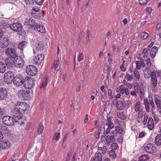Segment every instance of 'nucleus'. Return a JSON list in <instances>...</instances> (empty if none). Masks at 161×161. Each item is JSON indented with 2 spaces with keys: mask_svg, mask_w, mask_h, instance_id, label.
<instances>
[{
  "mask_svg": "<svg viewBox=\"0 0 161 161\" xmlns=\"http://www.w3.org/2000/svg\"><path fill=\"white\" fill-rule=\"evenodd\" d=\"M134 90L137 93H139V96L141 99H142L144 98L145 90L144 89V85L142 83H141L139 86L138 84L135 82L134 84Z\"/></svg>",
  "mask_w": 161,
  "mask_h": 161,
  "instance_id": "1",
  "label": "nucleus"
},
{
  "mask_svg": "<svg viewBox=\"0 0 161 161\" xmlns=\"http://www.w3.org/2000/svg\"><path fill=\"white\" fill-rule=\"evenodd\" d=\"M37 69L34 66L29 65L26 67V73L29 75L33 76L37 73Z\"/></svg>",
  "mask_w": 161,
  "mask_h": 161,
  "instance_id": "7",
  "label": "nucleus"
},
{
  "mask_svg": "<svg viewBox=\"0 0 161 161\" xmlns=\"http://www.w3.org/2000/svg\"><path fill=\"white\" fill-rule=\"evenodd\" d=\"M43 130V126L42 124L40 123L39 125V127L37 129V132L39 134L42 133Z\"/></svg>",
  "mask_w": 161,
  "mask_h": 161,
  "instance_id": "38",
  "label": "nucleus"
},
{
  "mask_svg": "<svg viewBox=\"0 0 161 161\" xmlns=\"http://www.w3.org/2000/svg\"><path fill=\"white\" fill-rule=\"evenodd\" d=\"M145 135V133L144 132H140L139 134V137L140 138L143 137Z\"/></svg>",
  "mask_w": 161,
  "mask_h": 161,
  "instance_id": "64",
  "label": "nucleus"
},
{
  "mask_svg": "<svg viewBox=\"0 0 161 161\" xmlns=\"http://www.w3.org/2000/svg\"><path fill=\"white\" fill-rule=\"evenodd\" d=\"M125 78L128 81H130L132 79V77L131 75H129L127 74L125 76Z\"/></svg>",
  "mask_w": 161,
  "mask_h": 161,
  "instance_id": "58",
  "label": "nucleus"
},
{
  "mask_svg": "<svg viewBox=\"0 0 161 161\" xmlns=\"http://www.w3.org/2000/svg\"><path fill=\"white\" fill-rule=\"evenodd\" d=\"M6 70L5 65L2 62H0V73H4Z\"/></svg>",
  "mask_w": 161,
  "mask_h": 161,
  "instance_id": "34",
  "label": "nucleus"
},
{
  "mask_svg": "<svg viewBox=\"0 0 161 161\" xmlns=\"http://www.w3.org/2000/svg\"><path fill=\"white\" fill-rule=\"evenodd\" d=\"M108 127L110 129H112L114 127V124L113 123H107L106 124Z\"/></svg>",
  "mask_w": 161,
  "mask_h": 161,
  "instance_id": "54",
  "label": "nucleus"
},
{
  "mask_svg": "<svg viewBox=\"0 0 161 161\" xmlns=\"http://www.w3.org/2000/svg\"><path fill=\"white\" fill-rule=\"evenodd\" d=\"M33 19L27 18L24 21V25H26L28 27L32 28L35 27L36 24Z\"/></svg>",
  "mask_w": 161,
  "mask_h": 161,
  "instance_id": "12",
  "label": "nucleus"
},
{
  "mask_svg": "<svg viewBox=\"0 0 161 161\" xmlns=\"http://www.w3.org/2000/svg\"><path fill=\"white\" fill-rule=\"evenodd\" d=\"M116 102L117 103L116 105L117 109L119 110H122L124 107L123 102L120 101H118V100H116Z\"/></svg>",
  "mask_w": 161,
  "mask_h": 161,
  "instance_id": "25",
  "label": "nucleus"
},
{
  "mask_svg": "<svg viewBox=\"0 0 161 161\" xmlns=\"http://www.w3.org/2000/svg\"><path fill=\"white\" fill-rule=\"evenodd\" d=\"M14 73L12 72L8 71L4 74V81L7 84H10L14 80Z\"/></svg>",
  "mask_w": 161,
  "mask_h": 161,
  "instance_id": "2",
  "label": "nucleus"
},
{
  "mask_svg": "<svg viewBox=\"0 0 161 161\" xmlns=\"http://www.w3.org/2000/svg\"><path fill=\"white\" fill-rule=\"evenodd\" d=\"M144 150L148 153L152 154L155 153L157 149L154 144L149 143L144 146Z\"/></svg>",
  "mask_w": 161,
  "mask_h": 161,
  "instance_id": "8",
  "label": "nucleus"
},
{
  "mask_svg": "<svg viewBox=\"0 0 161 161\" xmlns=\"http://www.w3.org/2000/svg\"><path fill=\"white\" fill-rule=\"evenodd\" d=\"M34 0H25L26 4L28 5L33 4L34 3Z\"/></svg>",
  "mask_w": 161,
  "mask_h": 161,
  "instance_id": "49",
  "label": "nucleus"
},
{
  "mask_svg": "<svg viewBox=\"0 0 161 161\" xmlns=\"http://www.w3.org/2000/svg\"><path fill=\"white\" fill-rule=\"evenodd\" d=\"M5 63L6 66L8 68L13 67L14 66V60H12L10 58H7L5 60Z\"/></svg>",
  "mask_w": 161,
  "mask_h": 161,
  "instance_id": "22",
  "label": "nucleus"
},
{
  "mask_svg": "<svg viewBox=\"0 0 161 161\" xmlns=\"http://www.w3.org/2000/svg\"><path fill=\"white\" fill-rule=\"evenodd\" d=\"M7 95V91L4 88H0V100L4 99Z\"/></svg>",
  "mask_w": 161,
  "mask_h": 161,
  "instance_id": "21",
  "label": "nucleus"
},
{
  "mask_svg": "<svg viewBox=\"0 0 161 161\" xmlns=\"http://www.w3.org/2000/svg\"><path fill=\"white\" fill-rule=\"evenodd\" d=\"M136 69H141V64L140 62L138 61H137L136 62Z\"/></svg>",
  "mask_w": 161,
  "mask_h": 161,
  "instance_id": "53",
  "label": "nucleus"
},
{
  "mask_svg": "<svg viewBox=\"0 0 161 161\" xmlns=\"http://www.w3.org/2000/svg\"><path fill=\"white\" fill-rule=\"evenodd\" d=\"M2 120L4 123L8 125H13L15 121L13 117L8 116H4Z\"/></svg>",
  "mask_w": 161,
  "mask_h": 161,
  "instance_id": "9",
  "label": "nucleus"
},
{
  "mask_svg": "<svg viewBox=\"0 0 161 161\" xmlns=\"http://www.w3.org/2000/svg\"><path fill=\"white\" fill-rule=\"evenodd\" d=\"M9 27L11 29L17 32H20L22 30V25L19 23L12 24L10 25Z\"/></svg>",
  "mask_w": 161,
  "mask_h": 161,
  "instance_id": "10",
  "label": "nucleus"
},
{
  "mask_svg": "<svg viewBox=\"0 0 161 161\" xmlns=\"http://www.w3.org/2000/svg\"><path fill=\"white\" fill-rule=\"evenodd\" d=\"M146 63L147 64V65L150 66L151 64V62L150 59V58H147L146 59Z\"/></svg>",
  "mask_w": 161,
  "mask_h": 161,
  "instance_id": "61",
  "label": "nucleus"
},
{
  "mask_svg": "<svg viewBox=\"0 0 161 161\" xmlns=\"http://www.w3.org/2000/svg\"><path fill=\"white\" fill-rule=\"evenodd\" d=\"M47 83L46 82L43 81L41 86L40 87L41 88H43V89H45Z\"/></svg>",
  "mask_w": 161,
  "mask_h": 161,
  "instance_id": "60",
  "label": "nucleus"
},
{
  "mask_svg": "<svg viewBox=\"0 0 161 161\" xmlns=\"http://www.w3.org/2000/svg\"><path fill=\"white\" fill-rule=\"evenodd\" d=\"M143 57L145 58L147 57L148 55V52L147 48H145L143 50Z\"/></svg>",
  "mask_w": 161,
  "mask_h": 161,
  "instance_id": "52",
  "label": "nucleus"
},
{
  "mask_svg": "<svg viewBox=\"0 0 161 161\" xmlns=\"http://www.w3.org/2000/svg\"><path fill=\"white\" fill-rule=\"evenodd\" d=\"M14 58V66L17 68H22L24 65V59L19 56H16Z\"/></svg>",
  "mask_w": 161,
  "mask_h": 161,
  "instance_id": "5",
  "label": "nucleus"
},
{
  "mask_svg": "<svg viewBox=\"0 0 161 161\" xmlns=\"http://www.w3.org/2000/svg\"><path fill=\"white\" fill-rule=\"evenodd\" d=\"M148 159V157L147 155H143L139 157V161H146Z\"/></svg>",
  "mask_w": 161,
  "mask_h": 161,
  "instance_id": "37",
  "label": "nucleus"
},
{
  "mask_svg": "<svg viewBox=\"0 0 161 161\" xmlns=\"http://www.w3.org/2000/svg\"><path fill=\"white\" fill-rule=\"evenodd\" d=\"M84 55L82 53H80L78 57V60L79 62L81 61L83 59Z\"/></svg>",
  "mask_w": 161,
  "mask_h": 161,
  "instance_id": "50",
  "label": "nucleus"
},
{
  "mask_svg": "<svg viewBox=\"0 0 161 161\" xmlns=\"http://www.w3.org/2000/svg\"><path fill=\"white\" fill-rule=\"evenodd\" d=\"M44 56L43 54H40L37 55L34 58V61L37 64H41L44 59Z\"/></svg>",
  "mask_w": 161,
  "mask_h": 161,
  "instance_id": "14",
  "label": "nucleus"
},
{
  "mask_svg": "<svg viewBox=\"0 0 161 161\" xmlns=\"http://www.w3.org/2000/svg\"><path fill=\"white\" fill-rule=\"evenodd\" d=\"M34 80L30 77H26L25 79V82L24 85L26 88L31 89L34 86Z\"/></svg>",
  "mask_w": 161,
  "mask_h": 161,
  "instance_id": "6",
  "label": "nucleus"
},
{
  "mask_svg": "<svg viewBox=\"0 0 161 161\" xmlns=\"http://www.w3.org/2000/svg\"><path fill=\"white\" fill-rule=\"evenodd\" d=\"M6 55L9 57L14 58L17 56L16 50L14 48H7L5 50Z\"/></svg>",
  "mask_w": 161,
  "mask_h": 161,
  "instance_id": "11",
  "label": "nucleus"
},
{
  "mask_svg": "<svg viewBox=\"0 0 161 161\" xmlns=\"http://www.w3.org/2000/svg\"><path fill=\"white\" fill-rule=\"evenodd\" d=\"M27 46V43L25 41H22L20 42L18 45V48L22 50L24 48Z\"/></svg>",
  "mask_w": 161,
  "mask_h": 161,
  "instance_id": "31",
  "label": "nucleus"
},
{
  "mask_svg": "<svg viewBox=\"0 0 161 161\" xmlns=\"http://www.w3.org/2000/svg\"><path fill=\"white\" fill-rule=\"evenodd\" d=\"M155 143L158 146L161 145V135H158L156 136L155 139Z\"/></svg>",
  "mask_w": 161,
  "mask_h": 161,
  "instance_id": "30",
  "label": "nucleus"
},
{
  "mask_svg": "<svg viewBox=\"0 0 161 161\" xmlns=\"http://www.w3.org/2000/svg\"><path fill=\"white\" fill-rule=\"evenodd\" d=\"M90 1L89 0L88 2L86 3L85 5L83 6L82 7L81 10L82 11H85L87 8H88V7L89 6V3L90 2Z\"/></svg>",
  "mask_w": 161,
  "mask_h": 161,
  "instance_id": "48",
  "label": "nucleus"
},
{
  "mask_svg": "<svg viewBox=\"0 0 161 161\" xmlns=\"http://www.w3.org/2000/svg\"><path fill=\"white\" fill-rule=\"evenodd\" d=\"M106 142L107 144H109L110 143V141L111 142H114L115 141V139L114 138V137L112 136H107V138L106 139Z\"/></svg>",
  "mask_w": 161,
  "mask_h": 161,
  "instance_id": "33",
  "label": "nucleus"
},
{
  "mask_svg": "<svg viewBox=\"0 0 161 161\" xmlns=\"http://www.w3.org/2000/svg\"><path fill=\"white\" fill-rule=\"evenodd\" d=\"M2 130L3 133L5 134H7L8 132V129L5 126H2Z\"/></svg>",
  "mask_w": 161,
  "mask_h": 161,
  "instance_id": "47",
  "label": "nucleus"
},
{
  "mask_svg": "<svg viewBox=\"0 0 161 161\" xmlns=\"http://www.w3.org/2000/svg\"><path fill=\"white\" fill-rule=\"evenodd\" d=\"M141 108L140 105V103L139 101L137 102L135 106V112H138L140 111L141 109H140Z\"/></svg>",
  "mask_w": 161,
  "mask_h": 161,
  "instance_id": "36",
  "label": "nucleus"
},
{
  "mask_svg": "<svg viewBox=\"0 0 161 161\" xmlns=\"http://www.w3.org/2000/svg\"><path fill=\"white\" fill-rule=\"evenodd\" d=\"M55 140L56 141H58L60 138V133H56L54 137Z\"/></svg>",
  "mask_w": 161,
  "mask_h": 161,
  "instance_id": "55",
  "label": "nucleus"
},
{
  "mask_svg": "<svg viewBox=\"0 0 161 161\" xmlns=\"http://www.w3.org/2000/svg\"><path fill=\"white\" fill-rule=\"evenodd\" d=\"M143 104L145 105V108L147 112H149L150 111L149 103L148 100L147 98L144 99L143 101Z\"/></svg>",
  "mask_w": 161,
  "mask_h": 161,
  "instance_id": "28",
  "label": "nucleus"
},
{
  "mask_svg": "<svg viewBox=\"0 0 161 161\" xmlns=\"http://www.w3.org/2000/svg\"><path fill=\"white\" fill-rule=\"evenodd\" d=\"M17 106V108L19 109V110L21 111V112H25L27 109V108L21 102H19L17 103L15 105V106Z\"/></svg>",
  "mask_w": 161,
  "mask_h": 161,
  "instance_id": "20",
  "label": "nucleus"
},
{
  "mask_svg": "<svg viewBox=\"0 0 161 161\" xmlns=\"http://www.w3.org/2000/svg\"><path fill=\"white\" fill-rule=\"evenodd\" d=\"M0 146L1 151L3 150H7L8 149L10 146V143L8 141H3L1 142Z\"/></svg>",
  "mask_w": 161,
  "mask_h": 161,
  "instance_id": "17",
  "label": "nucleus"
},
{
  "mask_svg": "<svg viewBox=\"0 0 161 161\" xmlns=\"http://www.w3.org/2000/svg\"><path fill=\"white\" fill-rule=\"evenodd\" d=\"M109 156L112 158H114L116 157V154L114 151H111L109 152Z\"/></svg>",
  "mask_w": 161,
  "mask_h": 161,
  "instance_id": "42",
  "label": "nucleus"
},
{
  "mask_svg": "<svg viewBox=\"0 0 161 161\" xmlns=\"http://www.w3.org/2000/svg\"><path fill=\"white\" fill-rule=\"evenodd\" d=\"M154 126V123L153 119L152 118H150L148 121V127L150 130H152Z\"/></svg>",
  "mask_w": 161,
  "mask_h": 161,
  "instance_id": "26",
  "label": "nucleus"
},
{
  "mask_svg": "<svg viewBox=\"0 0 161 161\" xmlns=\"http://www.w3.org/2000/svg\"><path fill=\"white\" fill-rule=\"evenodd\" d=\"M149 103L152 107V110L153 111V110H154L156 108V106L154 104L153 99H152V100H150Z\"/></svg>",
  "mask_w": 161,
  "mask_h": 161,
  "instance_id": "44",
  "label": "nucleus"
},
{
  "mask_svg": "<svg viewBox=\"0 0 161 161\" xmlns=\"http://www.w3.org/2000/svg\"><path fill=\"white\" fill-rule=\"evenodd\" d=\"M152 87V90L153 92H156L158 90V88L157 85H151Z\"/></svg>",
  "mask_w": 161,
  "mask_h": 161,
  "instance_id": "45",
  "label": "nucleus"
},
{
  "mask_svg": "<svg viewBox=\"0 0 161 161\" xmlns=\"http://www.w3.org/2000/svg\"><path fill=\"white\" fill-rule=\"evenodd\" d=\"M5 114V112L4 109L0 108V116L2 117V115Z\"/></svg>",
  "mask_w": 161,
  "mask_h": 161,
  "instance_id": "57",
  "label": "nucleus"
},
{
  "mask_svg": "<svg viewBox=\"0 0 161 161\" xmlns=\"http://www.w3.org/2000/svg\"><path fill=\"white\" fill-rule=\"evenodd\" d=\"M150 76L151 78V85H157V80L155 73L154 71L151 72Z\"/></svg>",
  "mask_w": 161,
  "mask_h": 161,
  "instance_id": "18",
  "label": "nucleus"
},
{
  "mask_svg": "<svg viewBox=\"0 0 161 161\" xmlns=\"http://www.w3.org/2000/svg\"><path fill=\"white\" fill-rule=\"evenodd\" d=\"M73 153V150L72 149H71L70 150L67 155V156L66 158L65 161H69L70 159V157L72 154Z\"/></svg>",
  "mask_w": 161,
  "mask_h": 161,
  "instance_id": "41",
  "label": "nucleus"
},
{
  "mask_svg": "<svg viewBox=\"0 0 161 161\" xmlns=\"http://www.w3.org/2000/svg\"><path fill=\"white\" fill-rule=\"evenodd\" d=\"M148 34L147 32H142L141 34V37L143 39H147L148 36Z\"/></svg>",
  "mask_w": 161,
  "mask_h": 161,
  "instance_id": "43",
  "label": "nucleus"
},
{
  "mask_svg": "<svg viewBox=\"0 0 161 161\" xmlns=\"http://www.w3.org/2000/svg\"><path fill=\"white\" fill-rule=\"evenodd\" d=\"M134 73L135 77L138 80L140 78V74L138 69H135L134 71Z\"/></svg>",
  "mask_w": 161,
  "mask_h": 161,
  "instance_id": "40",
  "label": "nucleus"
},
{
  "mask_svg": "<svg viewBox=\"0 0 161 161\" xmlns=\"http://www.w3.org/2000/svg\"><path fill=\"white\" fill-rule=\"evenodd\" d=\"M92 161H102V154L100 153L96 154L93 157Z\"/></svg>",
  "mask_w": 161,
  "mask_h": 161,
  "instance_id": "24",
  "label": "nucleus"
},
{
  "mask_svg": "<svg viewBox=\"0 0 161 161\" xmlns=\"http://www.w3.org/2000/svg\"><path fill=\"white\" fill-rule=\"evenodd\" d=\"M17 106H15L14 109L12 111L11 114L13 117L15 119V121H17L18 119H20L21 118V111L17 108Z\"/></svg>",
  "mask_w": 161,
  "mask_h": 161,
  "instance_id": "4",
  "label": "nucleus"
},
{
  "mask_svg": "<svg viewBox=\"0 0 161 161\" xmlns=\"http://www.w3.org/2000/svg\"><path fill=\"white\" fill-rule=\"evenodd\" d=\"M34 29L41 33H44L45 32V29L44 26L37 23Z\"/></svg>",
  "mask_w": 161,
  "mask_h": 161,
  "instance_id": "19",
  "label": "nucleus"
},
{
  "mask_svg": "<svg viewBox=\"0 0 161 161\" xmlns=\"http://www.w3.org/2000/svg\"><path fill=\"white\" fill-rule=\"evenodd\" d=\"M137 116L136 118L137 121L138 123H140L142 121V119L143 116V112L142 109L138 111Z\"/></svg>",
  "mask_w": 161,
  "mask_h": 161,
  "instance_id": "23",
  "label": "nucleus"
},
{
  "mask_svg": "<svg viewBox=\"0 0 161 161\" xmlns=\"http://www.w3.org/2000/svg\"><path fill=\"white\" fill-rule=\"evenodd\" d=\"M125 89L124 85H121L119 87H118L117 89V91L118 92L119 91L120 93L122 94H124L125 93Z\"/></svg>",
  "mask_w": 161,
  "mask_h": 161,
  "instance_id": "35",
  "label": "nucleus"
},
{
  "mask_svg": "<svg viewBox=\"0 0 161 161\" xmlns=\"http://www.w3.org/2000/svg\"><path fill=\"white\" fill-rule=\"evenodd\" d=\"M115 130L119 134H121L123 132V129L122 128L119 126H117L115 127Z\"/></svg>",
  "mask_w": 161,
  "mask_h": 161,
  "instance_id": "39",
  "label": "nucleus"
},
{
  "mask_svg": "<svg viewBox=\"0 0 161 161\" xmlns=\"http://www.w3.org/2000/svg\"><path fill=\"white\" fill-rule=\"evenodd\" d=\"M18 96L20 97L27 99L30 97L29 93L23 90H20L17 93Z\"/></svg>",
  "mask_w": 161,
  "mask_h": 161,
  "instance_id": "13",
  "label": "nucleus"
},
{
  "mask_svg": "<svg viewBox=\"0 0 161 161\" xmlns=\"http://www.w3.org/2000/svg\"><path fill=\"white\" fill-rule=\"evenodd\" d=\"M148 118V115L146 114L144 115V118L143 120V123L144 125H146L147 123V119Z\"/></svg>",
  "mask_w": 161,
  "mask_h": 161,
  "instance_id": "51",
  "label": "nucleus"
},
{
  "mask_svg": "<svg viewBox=\"0 0 161 161\" xmlns=\"http://www.w3.org/2000/svg\"><path fill=\"white\" fill-rule=\"evenodd\" d=\"M118 147L117 144L115 143H113L111 145V148L112 150H116L117 148Z\"/></svg>",
  "mask_w": 161,
  "mask_h": 161,
  "instance_id": "46",
  "label": "nucleus"
},
{
  "mask_svg": "<svg viewBox=\"0 0 161 161\" xmlns=\"http://www.w3.org/2000/svg\"><path fill=\"white\" fill-rule=\"evenodd\" d=\"M25 79L24 77L21 75L18 74L14 76V83L17 86H20L24 83Z\"/></svg>",
  "mask_w": 161,
  "mask_h": 161,
  "instance_id": "3",
  "label": "nucleus"
},
{
  "mask_svg": "<svg viewBox=\"0 0 161 161\" xmlns=\"http://www.w3.org/2000/svg\"><path fill=\"white\" fill-rule=\"evenodd\" d=\"M158 49V47L155 46H154L152 48L150 52V55L152 58H153L155 56L156 50Z\"/></svg>",
  "mask_w": 161,
  "mask_h": 161,
  "instance_id": "29",
  "label": "nucleus"
},
{
  "mask_svg": "<svg viewBox=\"0 0 161 161\" xmlns=\"http://www.w3.org/2000/svg\"><path fill=\"white\" fill-rule=\"evenodd\" d=\"M35 2L37 5H41L43 2L44 0H34Z\"/></svg>",
  "mask_w": 161,
  "mask_h": 161,
  "instance_id": "56",
  "label": "nucleus"
},
{
  "mask_svg": "<svg viewBox=\"0 0 161 161\" xmlns=\"http://www.w3.org/2000/svg\"><path fill=\"white\" fill-rule=\"evenodd\" d=\"M54 64L55 70H58L60 68V62L59 58L57 57L54 60Z\"/></svg>",
  "mask_w": 161,
  "mask_h": 161,
  "instance_id": "27",
  "label": "nucleus"
},
{
  "mask_svg": "<svg viewBox=\"0 0 161 161\" xmlns=\"http://www.w3.org/2000/svg\"><path fill=\"white\" fill-rule=\"evenodd\" d=\"M117 115L119 118L122 120H124L126 118V116L122 112H119L117 113Z\"/></svg>",
  "mask_w": 161,
  "mask_h": 161,
  "instance_id": "32",
  "label": "nucleus"
},
{
  "mask_svg": "<svg viewBox=\"0 0 161 161\" xmlns=\"http://www.w3.org/2000/svg\"><path fill=\"white\" fill-rule=\"evenodd\" d=\"M9 44V40L7 37L0 39V47L2 48L5 47Z\"/></svg>",
  "mask_w": 161,
  "mask_h": 161,
  "instance_id": "15",
  "label": "nucleus"
},
{
  "mask_svg": "<svg viewBox=\"0 0 161 161\" xmlns=\"http://www.w3.org/2000/svg\"><path fill=\"white\" fill-rule=\"evenodd\" d=\"M38 12V9H36L35 8H32V10H31V14H33V12L37 13Z\"/></svg>",
  "mask_w": 161,
  "mask_h": 161,
  "instance_id": "63",
  "label": "nucleus"
},
{
  "mask_svg": "<svg viewBox=\"0 0 161 161\" xmlns=\"http://www.w3.org/2000/svg\"><path fill=\"white\" fill-rule=\"evenodd\" d=\"M102 153H103L104 154L106 152V148L105 146H103L102 149Z\"/></svg>",
  "mask_w": 161,
  "mask_h": 161,
  "instance_id": "62",
  "label": "nucleus"
},
{
  "mask_svg": "<svg viewBox=\"0 0 161 161\" xmlns=\"http://www.w3.org/2000/svg\"><path fill=\"white\" fill-rule=\"evenodd\" d=\"M150 66L147 65V67H146V69L145 71L146 72H147L148 74L151 73V70H150Z\"/></svg>",
  "mask_w": 161,
  "mask_h": 161,
  "instance_id": "59",
  "label": "nucleus"
},
{
  "mask_svg": "<svg viewBox=\"0 0 161 161\" xmlns=\"http://www.w3.org/2000/svg\"><path fill=\"white\" fill-rule=\"evenodd\" d=\"M154 101L158 108L161 110V97L158 95H154Z\"/></svg>",
  "mask_w": 161,
  "mask_h": 161,
  "instance_id": "16",
  "label": "nucleus"
}]
</instances>
